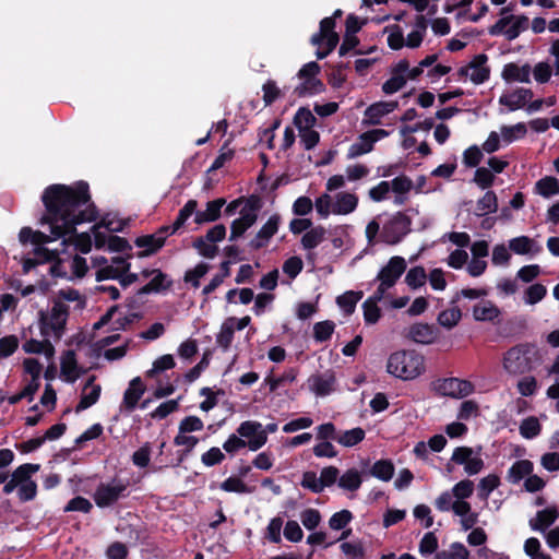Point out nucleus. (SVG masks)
<instances>
[{"instance_id":"f257e3e1","label":"nucleus","mask_w":559,"mask_h":559,"mask_svg":"<svg viewBox=\"0 0 559 559\" xmlns=\"http://www.w3.org/2000/svg\"><path fill=\"white\" fill-rule=\"evenodd\" d=\"M41 202L45 213L39 219L41 226L48 225L53 238H64L61 245L69 242L74 245L82 253H88L92 249V239L87 233L78 234L76 226L95 222L98 209L92 200L90 186L80 180L73 185L55 183L48 186L43 194Z\"/></svg>"},{"instance_id":"f03ea898","label":"nucleus","mask_w":559,"mask_h":559,"mask_svg":"<svg viewBox=\"0 0 559 559\" xmlns=\"http://www.w3.org/2000/svg\"><path fill=\"white\" fill-rule=\"evenodd\" d=\"M425 370V357L415 349L396 350L386 361V372L403 381L414 380Z\"/></svg>"},{"instance_id":"7ed1b4c3","label":"nucleus","mask_w":559,"mask_h":559,"mask_svg":"<svg viewBox=\"0 0 559 559\" xmlns=\"http://www.w3.org/2000/svg\"><path fill=\"white\" fill-rule=\"evenodd\" d=\"M539 350L534 343H521L509 348L503 355V368L510 374H524L533 370L539 360Z\"/></svg>"},{"instance_id":"20e7f679","label":"nucleus","mask_w":559,"mask_h":559,"mask_svg":"<svg viewBox=\"0 0 559 559\" xmlns=\"http://www.w3.org/2000/svg\"><path fill=\"white\" fill-rule=\"evenodd\" d=\"M412 231V217L406 212H396L383 225L380 241L389 246L400 243Z\"/></svg>"},{"instance_id":"39448f33","label":"nucleus","mask_w":559,"mask_h":559,"mask_svg":"<svg viewBox=\"0 0 559 559\" xmlns=\"http://www.w3.org/2000/svg\"><path fill=\"white\" fill-rule=\"evenodd\" d=\"M68 317L69 306L60 300L55 301L49 318L43 317L40 320L41 334L48 335L49 329L56 338H61L66 330Z\"/></svg>"},{"instance_id":"423d86ee","label":"nucleus","mask_w":559,"mask_h":559,"mask_svg":"<svg viewBox=\"0 0 559 559\" xmlns=\"http://www.w3.org/2000/svg\"><path fill=\"white\" fill-rule=\"evenodd\" d=\"M435 391L442 396H450L453 399H462L471 395L475 386L468 380H462L459 378H445L438 379L433 383Z\"/></svg>"},{"instance_id":"0eeeda50","label":"nucleus","mask_w":559,"mask_h":559,"mask_svg":"<svg viewBox=\"0 0 559 559\" xmlns=\"http://www.w3.org/2000/svg\"><path fill=\"white\" fill-rule=\"evenodd\" d=\"M480 450L479 447L476 455H474L475 451L473 448L469 447H457L454 449L451 461L459 465H464V471L468 475H476L478 474L485 466V463L483 459L480 457Z\"/></svg>"},{"instance_id":"6e6552de","label":"nucleus","mask_w":559,"mask_h":559,"mask_svg":"<svg viewBox=\"0 0 559 559\" xmlns=\"http://www.w3.org/2000/svg\"><path fill=\"white\" fill-rule=\"evenodd\" d=\"M237 433L246 441L250 451L260 450L267 441L266 431H262V424L254 420H246L237 428Z\"/></svg>"},{"instance_id":"1a4fd4ad","label":"nucleus","mask_w":559,"mask_h":559,"mask_svg":"<svg viewBox=\"0 0 559 559\" xmlns=\"http://www.w3.org/2000/svg\"><path fill=\"white\" fill-rule=\"evenodd\" d=\"M128 483L118 481L115 485L99 484L94 493V500L97 507L106 508L126 497Z\"/></svg>"},{"instance_id":"9d476101","label":"nucleus","mask_w":559,"mask_h":559,"mask_svg":"<svg viewBox=\"0 0 559 559\" xmlns=\"http://www.w3.org/2000/svg\"><path fill=\"white\" fill-rule=\"evenodd\" d=\"M405 270V259L399 255L392 257L388 264L380 270L377 280L382 282L383 286L393 287Z\"/></svg>"},{"instance_id":"9b49d317","label":"nucleus","mask_w":559,"mask_h":559,"mask_svg":"<svg viewBox=\"0 0 559 559\" xmlns=\"http://www.w3.org/2000/svg\"><path fill=\"white\" fill-rule=\"evenodd\" d=\"M281 224V215L275 213L269 217L266 223L259 229L255 237L249 242L252 250H260L267 246L270 239L277 233Z\"/></svg>"},{"instance_id":"f8f14e48","label":"nucleus","mask_w":559,"mask_h":559,"mask_svg":"<svg viewBox=\"0 0 559 559\" xmlns=\"http://www.w3.org/2000/svg\"><path fill=\"white\" fill-rule=\"evenodd\" d=\"M399 107L396 100L391 102H377L368 106L365 110L364 124L378 126L381 124V119L394 111Z\"/></svg>"},{"instance_id":"ddd939ff","label":"nucleus","mask_w":559,"mask_h":559,"mask_svg":"<svg viewBox=\"0 0 559 559\" xmlns=\"http://www.w3.org/2000/svg\"><path fill=\"white\" fill-rule=\"evenodd\" d=\"M95 380L96 376L94 374L86 380L82 389L80 401L75 406L76 413L85 411L98 402L102 393V386L99 384H95Z\"/></svg>"},{"instance_id":"4468645a","label":"nucleus","mask_w":559,"mask_h":559,"mask_svg":"<svg viewBox=\"0 0 559 559\" xmlns=\"http://www.w3.org/2000/svg\"><path fill=\"white\" fill-rule=\"evenodd\" d=\"M309 386L318 396L329 395L335 385L336 378L332 370L322 374H313L308 379Z\"/></svg>"},{"instance_id":"2eb2a0df","label":"nucleus","mask_w":559,"mask_h":559,"mask_svg":"<svg viewBox=\"0 0 559 559\" xmlns=\"http://www.w3.org/2000/svg\"><path fill=\"white\" fill-rule=\"evenodd\" d=\"M533 91L530 88L519 87L510 94H502L499 104L507 106L511 111L521 109L527 102L533 98Z\"/></svg>"},{"instance_id":"dca6fc26","label":"nucleus","mask_w":559,"mask_h":559,"mask_svg":"<svg viewBox=\"0 0 559 559\" xmlns=\"http://www.w3.org/2000/svg\"><path fill=\"white\" fill-rule=\"evenodd\" d=\"M531 66L525 63L523 66H519L515 62H509L504 64L502 69L501 76L508 82H521V83H530L531 82Z\"/></svg>"},{"instance_id":"f3484780","label":"nucleus","mask_w":559,"mask_h":559,"mask_svg":"<svg viewBox=\"0 0 559 559\" xmlns=\"http://www.w3.org/2000/svg\"><path fill=\"white\" fill-rule=\"evenodd\" d=\"M145 392V385L140 377L133 378L129 382L128 389L123 393L122 405L128 412H132L139 404L142 395Z\"/></svg>"},{"instance_id":"a211bd4d","label":"nucleus","mask_w":559,"mask_h":559,"mask_svg":"<svg viewBox=\"0 0 559 559\" xmlns=\"http://www.w3.org/2000/svg\"><path fill=\"white\" fill-rule=\"evenodd\" d=\"M488 56L486 53L476 55L469 62L472 70L469 79L474 84H483L490 78V68L486 66Z\"/></svg>"},{"instance_id":"6ab92c4d","label":"nucleus","mask_w":559,"mask_h":559,"mask_svg":"<svg viewBox=\"0 0 559 559\" xmlns=\"http://www.w3.org/2000/svg\"><path fill=\"white\" fill-rule=\"evenodd\" d=\"M134 245L144 250L139 252L140 258L150 257L159 251L165 245V236H158L157 233L136 237Z\"/></svg>"},{"instance_id":"aec40b11","label":"nucleus","mask_w":559,"mask_h":559,"mask_svg":"<svg viewBox=\"0 0 559 559\" xmlns=\"http://www.w3.org/2000/svg\"><path fill=\"white\" fill-rule=\"evenodd\" d=\"M226 204L224 198H218L206 203L204 211H195L194 222L198 225L216 222L222 215V209Z\"/></svg>"},{"instance_id":"412c9836","label":"nucleus","mask_w":559,"mask_h":559,"mask_svg":"<svg viewBox=\"0 0 559 559\" xmlns=\"http://www.w3.org/2000/svg\"><path fill=\"white\" fill-rule=\"evenodd\" d=\"M407 337L418 344H432L437 337L433 325L428 323H414L409 326Z\"/></svg>"},{"instance_id":"4be33fe9","label":"nucleus","mask_w":559,"mask_h":559,"mask_svg":"<svg viewBox=\"0 0 559 559\" xmlns=\"http://www.w3.org/2000/svg\"><path fill=\"white\" fill-rule=\"evenodd\" d=\"M559 518V510L556 506L548 507L537 512L535 519L530 520V526L533 531L545 532Z\"/></svg>"},{"instance_id":"5701e85b","label":"nucleus","mask_w":559,"mask_h":559,"mask_svg":"<svg viewBox=\"0 0 559 559\" xmlns=\"http://www.w3.org/2000/svg\"><path fill=\"white\" fill-rule=\"evenodd\" d=\"M61 374L67 382L73 383L80 377L75 352L72 349L66 350L61 356L60 364Z\"/></svg>"},{"instance_id":"b1692460","label":"nucleus","mask_w":559,"mask_h":559,"mask_svg":"<svg viewBox=\"0 0 559 559\" xmlns=\"http://www.w3.org/2000/svg\"><path fill=\"white\" fill-rule=\"evenodd\" d=\"M358 197L349 192H338L332 205V213L335 215H347L356 210Z\"/></svg>"},{"instance_id":"393cba45","label":"nucleus","mask_w":559,"mask_h":559,"mask_svg":"<svg viewBox=\"0 0 559 559\" xmlns=\"http://www.w3.org/2000/svg\"><path fill=\"white\" fill-rule=\"evenodd\" d=\"M173 286V281L168 278V275L164 273L162 270H158L157 273L153 276V278L141 287L138 290V295H148L152 293H160L170 289Z\"/></svg>"},{"instance_id":"a878e982","label":"nucleus","mask_w":559,"mask_h":559,"mask_svg":"<svg viewBox=\"0 0 559 559\" xmlns=\"http://www.w3.org/2000/svg\"><path fill=\"white\" fill-rule=\"evenodd\" d=\"M57 239L58 238H53L52 234L49 236L40 230H34L28 226L22 227L19 233V241L23 246L29 242L35 247H43L44 245Z\"/></svg>"},{"instance_id":"bb28decb","label":"nucleus","mask_w":559,"mask_h":559,"mask_svg":"<svg viewBox=\"0 0 559 559\" xmlns=\"http://www.w3.org/2000/svg\"><path fill=\"white\" fill-rule=\"evenodd\" d=\"M199 443V438L195 436H187V433H180L174 439V444L177 447H185L182 450L178 451V456L174 466H179L193 451L194 447Z\"/></svg>"},{"instance_id":"cd10ccee","label":"nucleus","mask_w":559,"mask_h":559,"mask_svg":"<svg viewBox=\"0 0 559 559\" xmlns=\"http://www.w3.org/2000/svg\"><path fill=\"white\" fill-rule=\"evenodd\" d=\"M534 193L546 199L559 194V179L552 176L540 178L535 182Z\"/></svg>"},{"instance_id":"c85d7f7f","label":"nucleus","mask_w":559,"mask_h":559,"mask_svg":"<svg viewBox=\"0 0 559 559\" xmlns=\"http://www.w3.org/2000/svg\"><path fill=\"white\" fill-rule=\"evenodd\" d=\"M500 309L490 300L474 306L473 316L476 321H493L500 316Z\"/></svg>"},{"instance_id":"c756f323","label":"nucleus","mask_w":559,"mask_h":559,"mask_svg":"<svg viewBox=\"0 0 559 559\" xmlns=\"http://www.w3.org/2000/svg\"><path fill=\"white\" fill-rule=\"evenodd\" d=\"M302 80L304 81L297 85L294 91L298 97L317 95L325 91V85L320 79L308 78Z\"/></svg>"},{"instance_id":"7c9ffc66","label":"nucleus","mask_w":559,"mask_h":559,"mask_svg":"<svg viewBox=\"0 0 559 559\" xmlns=\"http://www.w3.org/2000/svg\"><path fill=\"white\" fill-rule=\"evenodd\" d=\"M257 219L253 215L240 212V217L234 219L230 225L229 241H235L241 237L251 226L255 224Z\"/></svg>"},{"instance_id":"2f4dec72","label":"nucleus","mask_w":559,"mask_h":559,"mask_svg":"<svg viewBox=\"0 0 559 559\" xmlns=\"http://www.w3.org/2000/svg\"><path fill=\"white\" fill-rule=\"evenodd\" d=\"M534 468L530 460H519L508 471V480L512 484L520 483L525 476L532 474Z\"/></svg>"},{"instance_id":"473e14b6","label":"nucleus","mask_w":559,"mask_h":559,"mask_svg":"<svg viewBox=\"0 0 559 559\" xmlns=\"http://www.w3.org/2000/svg\"><path fill=\"white\" fill-rule=\"evenodd\" d=\"M498 210V198L495 191L488 190L476 203L475 215L484 216L496 213Z\"/></svg>"},{"instance_id":"72a5a7b5","label":"nucleus","mask_w":559,"mask_h":559,"mask_svg":"<svg viewBox=\"0 0 559 559\" xmlns=\"http://www.w3.org/2000/svg\"><path fill=\"white\" fill-rule=\"evenodd\" d=\"M236 318H228L221 326V331L216 336L217 345L224 350L227 352L231 343L234 341L235 326L234 323Z\"/></svg>"},{"instance_id":"f704fd0d","label":"nucleus","mask_w":559,"mask_h":559,"mask_svg":"<svg viewBox=\"0 0 559 559\" xmlns=\"http://www.w3.org/2000/svg\"><path fill=\"white\" fill-rule=\"evenodd\" d=\"M362 296L364 293L361 290H348L336 298V304L345 312V314L350 316L354 313L356 305L362 298Z\"/></svg>"},{"instance_id":"c9c22d12","label":"nucleus","mask_w":559,"mask_h":559,"mask_svg":"<svg viewBox=\"0 0 559 559\" xmlns=\"http://www.w3.org/2000/svg\"><path fill=\"white\" fill-rule=\"evenodd\" d=\"M326 230L323 226L311 227L301 237V246L305 250L318 247L325 238Z\"/></svg>"},{"instance_id":"e433bc0d","label":"nucleus","mask_w":559,"mask_h":559,"mask_svg":"<svg viewBox=\"0 0 559 559\" xmlns=\"http://www.w3.org/2000/svg\"><path fill=\"white\" fill-rule=\"evenodd\" d=\"M394 464L391 460H379L376 461L370 468V475L382 480L389 481L394 475Z\"/></svg>"},{"instance_id":"4c0bfd02","label":"nucleus","mask_w":559,"mask_h":559,"mask_svg":"<svg viewBox=\"0 0 559 559\" xmlns=\"http://www.w3.org/2000/svg\"><path fill=\"white\" fill-rule=\"evenodd\" d=\"M365 437V430L360 427H356L349 430L340 431L337 443L346 448H352L360 443Z\"/></svg>"},{"instance_id":"58836bf2","label":"nucleus","mask_w":559,"mask_h":559,"mask_svg":"<svg viewBox=\"0 0 559 559\" xmlns=\"http://www.w3.org/2000/svg\"><path fill=\"white\" fill-rule=\"evenodd\" d=\"M374 143L370 136L364 132L358 136V140L349 146L348 157L354 158L367 154L373 150Z\"/></svg>"},{"instance_id":"ea45409f","label":"nucleus","mask_w":559,"mask_h":559,"mask_svg":"<svg viewBox=\"0 0 559 559\" xmlns=\"http://www.w3.org/2000/svg\"><path fill=\"white\" fill-rule=\"evenodd\" d=\"M361 483V476L356 468L347 469L338 479V486L349 491L358 490Z\"/></svg>"},{"instance_id":"a19ab883","label":"nucleus","mask_w":559,"mask_h":559,"mask_svg":"<svg viewBox=\"0 0 559 559\" xmlns=\"http://www.w3.org/2000/svg\"><path fill=\"white\" fill-rule=\"evenodd\" d=\"M534 245L535 241L527 236H519L509 240V249L520 255L531 253Z\"/></svg>"},{"instance_id":"79ce46f5","label":"nucleus","mask_w":559,"mask_h":559,"mask_svg":"<svg viewBox=\"0 0 559 559\" xmlns=\"http://www.w3.org/2000/svg\"><path fill=\"white\" fill-rule=\"evenodd\" d=\"M469 551L467 548L459 542L451 545L450 550H442L435 555L433 559H468Z\"/></svg>"},{"instance_id":"37998d69","label":"nucleus","mask_w":559,"mask_h":559,"mask_svg":"<svg viewBox=\"0 0 559 559\" xmlns=\"http://www.w3.org/2000/svg\"><path fill=\"white\" fill-rule=\"evenodd\" d=\"M210 271V265L205 262H200L194 269L186 271L183 281L187 284H191L193 288L200 286V278H202Z\"/></svg>"},{"instance_id":"c03bdc74","label":"nucleus","mask_w":559,"mask_h":559,"mask_svg":"<svg viewBox=\"0 0 559 559\" xmlns=\"http://www.w3.org/2000/svg\"><path fill=\"white\" fill-rule=\"evenodd\" d=\"M221 489L226 492L251 493L254 487L247 486L241 478L230 476L221 484Z\"/></svg>"},{"instance_id":"a18cd8bd","label":"nucleus","mask_w":559,"mask_h":559,"mask_svg":"<svg viewBox=\"0 0 559 559\" xmlns=\"http://www.w3.org/2000/svg\"><path fill=\"white\" fill-rule=\"evenodd\" d=\"M198 207L197 200H189L180 210L173 223V231H178L189 219V217L195 213Z\"/></svg>"},{"instance_id":"49530a36","label":"nucleus","mask_w":559,"mask_h":559,"mask_svg":"<svg viewBox=\"0 0 559 559\" xmlns=\"http://www.w3.org/2000/svg\"><path fill=\"white\" fill-rule=\"evenodd\" d=\"M542 431V425L535 416H530L522 420L520 433L525 439H533Z\"/></svg>"},{"instance_id":"de8ad7c7","label":"nucleus","mask_w":559,"mask_h":559,"mask_svg":"<svg viewBox=\"0 0 559 559\" xmlns=\"http://www.w3.org/2000/svg\"><path fill=\"white\" fill-rule=\"evenodd\" d=\"M461 318H462L461 310L457 307H454V308L441 311L438 314L437 321L441 326L447 328V329H452L460 322Z\"/></svg>"},{"instance_id":"09e8293b","label":"nucleus","mask_w":559,"mask_h":559,"mask_svg":"<svg viewBox=\"0 0 559 559\" xmlns=\"http://www.w3.org/2000/svg\"><path fill=\"white\" fill-rule=\"evenodd\" d=\"M335 323L331 320L320 321L313 325V337L317 342L323 343L332 337Z\"/></svg>"},{"instance_id":"8fccbe9b","label":"nucleus","mask_w":559,"mask_h":559,"mask_svg":"<svg viewBox=\"0 0 559 559\" xmlns=\"http://www.w3.org/2000/svg\"><path fill=\"white\" fill-rule=\"evenodd\" d=\"M39 464L25 463L15 468L12 473V478L19 484H24L31 480L32 474H35L39 471Z\"/></svg>"},{"instance_id":"3c124183","label":"nucleus","mask_w":559,"mask_h":559,"mask_svg":"<svg viewBox=\"0 0 559 559\" xmlns=\"http://www.w3.org/2000/svg\"><path fill=\"white\" fill-rule=\"evenodd\" d=\"M317 122V118L313 116L310 109L300 107L294 116V124L300 131L305 128H313Z\"/></svg>"},{"instance_id":"603ef678","label":"nucleus","mask_w":559,"mask_h":559,"mask_svg":"<svg viewBox=\"0 0 559 559\" xmlns=\"http://www.w3.org/2000/svg\"><path fill=\"white\" fill-rule=\"evenodd\" d=\"M526 133L527 128L524 122H518L516 124L511 127L503 126L501 128L502 138L507 143H512L518 139H522L526 135Z\"/></svg>"},{"instance_id":"864d4df0","label":"nucleus","mask_w":559,"mask_h":559,"mask_svg":"<svg viewBox=\"0 0 559 559\" xmlns=\"http://www.w3.org/2000/svg\"><path fill=\"white\" fill-rule=\"evenodd\" d=\"M426 271L419 265L412 267L405 276V283L413 289L421 287L426 283Z\"/></svg>"},{"instance_id":"5fc2aeb1","label":"nucleus","mask_w":559,"mask_h":559,"mask_svg":"<svg viewBox=\"0 0 559 559\" xmlns=\"http://www.w3.org/2000/svg\"><path fill=\"white\" fill-rule=\"evenodd\" d=\"M354 515L349 510H341L332 514L329 520V526L333 531L344 530L353 520Z\"/></svg>"},{"instance_id":"6e6d98bb","label":"nucleus","mask_w":559,"mask_h":559,"mask_svg":"<svg viewBox=\"0 0 559 559\" xmlns=\"http://www.w3.org/2000/svg\"><path fill=\"white\" fill-rule=\"evenodd\" d=\"M500 485V478L496 474H490L480 479L478 485V496L483 499L488 496Z\"/></svg>"},{"instance_id":"4d7b16f0","label":"nucleus","mask_w":559,"mask_h":559,"mask_svg":"<svg viewBox=\"0 0 559 559\" xmlns=\"http://www.w3.org/2000/svg\"><path fill=\"white\" fill-rule=\"evenodd\" d=\"M335 26L336 22L334 21V17L328 16L322 19L320 22V32L311 37V43L313 45H320L324 39V36L336 33L334 31Z\"/></svg>"},{"instance_id":"13d9d810","label":"nucleus","mask_w":559,"mask_h":559,"mask_svg":"<svg viewBox=\"0 0 559 559\" xmlns=\"http://www.w3.org/2000/svg\"><path fill=\"white\" fill-rule=\"evenodd\" d=\"M547 294V288L540 283H535L528 286L525 290V302L527 305H535L543 300Z\"/></svg>"},{"instance_id":"bf43d9fd","label":"nucleus","mask_w":559,"mask_h":559,"mask_svg":"<svg viewBox=\"0 0 559 559\" xmlns=\"http://www.w3.org/2000/svg\"><path fill=\"white\" fill-rule=\"evenodd\" d=\"M93 509L91 501L82 496L72 498L63 508L64 512H83L90 513Z\"/></svg>"},{"instance_id":"052dcab7","label":"nucleus","mask_w":559,"mask_h":559,"mask_svg":"<svg viewBox=\"0 0 559 559\" xmlns=\"http://www.w3.org/2000/svg\"><path fill=\"white\" fill-rule=\"evenodd\" d=\"M209 241L204 237H198L193 240V248H195L200 255L206 259H213L217 252L218 247L214 243H207Z\"/></svg>"},{"instance_id":"680f3d73","label":"nucleus","mask_w":559,"mask_h":559,"mask_svg":"<svg viewBox=\"0 0 559 559\" xmlns=\"http://www.w3.org/2000/svg\"><path fill=\"white\" fill-rule=\"evenodd\" d=\"M407 82L405 75L392 74L389 80L382 84V92L386 95H392L402 90Z\"/></svg>"},{"instance_id":"e2e57ef3","label":"nucleus","mask_w":559,"mask_h":559,"mask_svg":"<svg viewBox=\"0 0 559 559\" xmlns=\"http://www.w3.org/2000/svg\"><path fill=\"white\" fill-rule=\"evenodd\" d=\"M348 68V63H337L333 67L332 72L329 74L328 82L334 88H340L346 82L344 71Z\"/></svg>"},{"instance_id":"0e129e2a","label":"nucleus","mask_w":559,"mask_h":559,"mask_svg":"<svg viewBox=\"0 0 559 559\" xmlns=\"http://www.w3.org/2000/svg\"><path fill=\"white\" fill-rule=\"evenodd\" d=\"M304 269V262L300 257L294 255L283 263V272L292 280L296 278Z\"/></svg>"},{"instance_id":"69168bd1","label":"nucleus","mask_w":559,"mask_h":559,"mask_svg":"<svg viewBox=\"0 0 559 559\" xmlns=\"http://www.w3.org/2000/svg\"><path fill=\"white\" fill-rule=\"evenodd\" d=\"M362 309H364V320L367 324H374L379 321V319L381 317V310L378 307V302L367 299L362 304Z\"/></svg>"},{"instance_id":"338daca9","label":"nucleus","mask_w":559,"mask_h":559,"mask_svg":"<svg viewBox=\"0 0 559 559\" xmlns=\"http://www.w3.org/2000/svg\"><path fill=\"white\" fill-rule=\"evenodd\" d=\"M495 175L486 167H478L474 175V182L481 189H488L493 185Z\"/></svg>"},{"instance_id":"774afa93","label":"nucleus","mask_w":559,"mask_h":559,"mask_svg":"<svg viewBox=\"0 0 559 559\" xmlns=\"http://www.w3.org/2000/svg\"><path fill=\"white\" fill-rule=\"evenodd\" d=\"M438 549V538L433 532L424 535L419 543V552L421 556H429Z\"/></svg>"}]
</instances>
